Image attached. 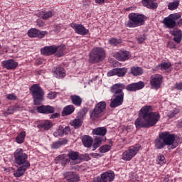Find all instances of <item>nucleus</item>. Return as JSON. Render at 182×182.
<instances>
[{
    "label": "nucleus",
    "instance_id": "obj_51",
    "mask_svg": "<svg viewBox=\"0 0 182 182\" xmlns=\"http://www.w3.org/2000/svg\"><path fill=\"white\" fill-rule=\"evenodd\" d=\"M69 133H70V128L65 127V129H63V134H69Z\"/></svg>",
    "mask_w": 182,
    "mask_h": 182
},
{
    "label": "nucleus",
    "instance_id": "obj_34",
    "mask_svg": "<svg viewBox=\"0 0 182 182\" xmlns=\"http://www.w3.org/2000/svg\"><path fill=\"white\" fill-rule=\"evenodd\" d=\"M131 73L134 76H140V75H143V69L139 67H133L131 68Z\"/></svg>",
    "mask_w": 182,
    "mask_h": 182
},
{
    "label": "nucleus",
    "instance_id": "obj_17",
    "mask_svg": "<svg viewBox=\"0 0 182 182\" xmlns=\"http://www.w3.org/2000/svg\"><path fill=\"white\" fill-rule=\"evenodd\" d=\"M144 87V83H143V82H139L128 85L126 87V89L129 92H136V90H140V89H143Z\"/></svg>",
    "mask_w": 182,
    "mask_h": 182
},
{
    "label": "nucleus",
    "instance_id": "obj_63",
    "mask_svg": "<svg viewBox=\"0 0 182 182\" xmlns=\"http://www.w3.org/2000/svg\"><path fill=\"white\" fill-rule=\"evenodd\" d=\"M168 114H173V111L170 112Z\"/></svg>",
    "mask_w": 182,
    "mask_h": 182
},
{
    "label": "nucleus",
    "instance_id": "obj_49",
    "mask_svg": "<svg viewBox=\"0 0 182 182\" xmlns=\"http://www.w3.org/2000/svg\"><path fill=\"white\" fill-rule=\"evenodd\" d=\"M14 112H16L15 107H10L7 109V114H14Z\"/></svg>",
    "mask_w": 182,
    "mask_h": 182
},
{
    "label": "nucleus",
    "instance_id": "obj_33",
    "mask_svg": "<svg viewBox=\"0 0 182 182\" xmlns=\"http://www.w3.org/2000/svg\"><path fill=\"white\" fill-rule=\"evenodd\" d=\"M66 50V47L65 46H56V55L58 58L60 56H63L65 55V52Z\"/></svg>",
    "mask_w": 182,
    "mask_h": 182
},
{
    "label": "nucleus",
    "instance_id": "obj_11",
    "mask_svg": "<svg viewBox=\"0 0 182 182\" xmlns=\"http://www.w3.org/2000/svg\"><path fill=\"white\" fill-rule=\"evenodd\" d=\"M124 100V96H123V95H113L112 98L111 99L109 107L112 109H114L115 107L122 106V105H123Z\"/></svg>",
    "mask_w": 182,
    "mask_h": 182
},
{
    "label": "nucleus",
    "instance_id": "obj_13",
    "mask_svg": "<svg viewBox=\"0 0 182 182\" xmlns=\"http://www.w3.org/2000/svg\"><path fill=\"white\" fill-rule=\"evenodd\" d=\"M113 56L117 59V60L124 62L125 60L130 59V53L127 50H119L118 52L114 53Z\"/></svg>",
    "mask_w": 182,
    "mask_h": 182
},
{
    "label": "nucleus",
    "instance_id": "obj_36",
    "mask_svg": "<svg viewBox=\"0 0 182 182\" xmlns=\"http://www.w3.org/2000/svg\"><path fill=\"white\" fill-rule=\"evenodd\" d=\"M39 127L43 129L44 130H49L52 127V122L50 121H46L38 125Z\"/></svg>",
    "mask_w": 182,
    "mask_h": 182
},
{
    "label": "nucleus",
    "instance_id": "obj_4",
    "mask_svg": "<svg viewBox=\"0 0 182 182\" xmlns=\"http://www.w3.org/2000/svg\"><path fill=\"white\" fill-rule=\"evenodd\" d=\"M106 113V102L105 101L100 102L96 105L94 109L90 112V119L97 120L100 117H103Z\"/></svg>",
    "mask_w": 182,
    "mask_h": 182
},
{
    "label": "nucleus",
    "instance_id": "obj_27",
    "mask_svg": "<svg viewBox=\"0 0 182 182\" xmlns=\"http://www.w3.org/2000/svg\"><path fill=\"white\" fill-rule=\"evenodd\" d=\"M75 112V106L73 105H67L63 108L62 114L63 116H68L69 114H72Z\"/></svg>",
    "mask_w": 182,
    "mask_h": 182
},
{
    "label": "nucleus",
    "instance_id": "obj_6",
    "mask_svg": "<svg viewBox=\"0 0 182 182\" xmlns=\"http://www.w3.org/2000/svg\"><path fill=\"white\" fill-rule=\"evenodd\" d=\"M30 90L34 99V105H41V102H43V96H45L42 87L38 84H34L31 86Z\"/></svg>",
    "mask_w": 182,
    "mask_h": 182
},
{
    "label": "nucleus",
    "instance_id": "obj_23",
    "mask_svg": "<svg viewBox=\"0 0 182 182\" xmlns=\"http://www.w3.org/2000/svg\"><path fill=\"white\" fill-rule=\"evenodd\" d=\"M53 76L57 77V79H62V77H65L66 76V71L64 68L58 67L53 72Z\"/></svg>",
    "mask_w": 182,
    "mask_h": 182
},
{
    "label": "nucleus",
    "instance_id": "obj_31",
    "mask_svg": "<svg viewBox=\"0 0 182 182\" xmlns=\"http://www.w3.org/2000/svg\"><path fill=\"white\" fill-rule=\"evenodd\" d=\"M56 160H58L59 163H61L63 166L65 164H68L70 161L69 160V156H66L65 154L60 155L58 157L56 158Z\"/></svg>",
    "mask_w": 182,
    "mask_h": 182
},
{
    "label": "nucleus",
    "instance_id": "obj_62",
    "mask_svg": "<svg viewBox=\"0 0 182 182\" xmlns=\"http://www.w3.org/2000/svg\"><path fill=\"white\" fill-rule=\"evenodd\" d=\"M63 144L64 143L65 144H66V143H68V140H65L64 142H62Z\"/></svg>",
    "mask_w": 182,
    "mask_h": 182
},
{
    "label": "nucleus",
    "instance_id": "obj_7",
    "mask_svg": "<svg viewBox=\"0 0 182 182\" xmlns=\"http://www.w3.org/2000/svg\"><path fill=\"white\" fill-rule=\"evenodd\" d=\"M14 159L16 164L18 166H25L28 161V154L23 152V149H17L14 152Z\"/></svg>",
    "mask_w": 182,
    "mask_h": 182
},
{
    "label": "nucleus",
    "instance_id": "obj_42",
    "mask_svg": "<svg viewBox=\"0 0 182 182\" xmlns=\"http://www.w3.org/2000/svg\"><path fill=\"white\" fill-rule=\"evenodd\" d=\"M156 161L158 164H160L161 166L163 164H166V158L164 157V155H159Z\"/></svg>",
    "mask_w": 182,
    "mask_h": 182
},
{
    "label": "nucleus",
    "instance_id": "obj_10",
    "mask_svg": "<svg viewBox=\"0 0 182 182\" xmlns=\"http://www.w3.org/2000/svg\"><path fill=\"white\" fill-rule=\"evenodd\" d=\"M86 113H87L86 109H82L80 111V112L78 114V117H77V118L73 120L70 123L71 126H73L75 129H79V127H80V126H82L83 124V117L84 116H86Z\"/></svg>",
    "mask_w": 182,
    "mask_h": 182
},
{
    "label": "nucleus",
    "instance_id": "obj_38",
    "mask_svg": "<svg viewBox=\"0 0 182 182\" xmlns=\"http://www.w3.org/2000/svg\"><path fill=\"white\" fill-rule=\"evenodd\" d=\"M127 73V69L125 68H117V76H119V77L122 76H124V75H126Z\"/></svg>",
    "mask_w": 182,
    "mask_h": 182
},
{
    "label": "nucleus",
    "instance_id": "obj_56",
    "mask_svg": "<svg viewBox=\"0 0 182 182\" xmlns=\"http://www.w3.org/2000/svg\"><path fill=\"white\" fill-rule=\"evenodd\" d=\"M144 41H146V37L144 36L138 38L139 43H143Z\"/></svg>",
    "mask_w": 182,
    "mask_h": 182
},
{
    "label": "nucleus",
    "instance_id": "obj_50",
    "mask_svg": "<svg viewBox=\"0 0 182 182\" xmlns=\"http://www.w3.org/2000/svg\"><path fill=\"white\" fill-rule=\"evenodd\" d=\"M48 99H50L51 100L55 99L56 97V92H50L48 94Z\"/></svg>",
    "mask_w": 182,
    "mask_h": 182
},
{
    "label": "nucleus",
    "instance_id": "obj_20",
    "mask_svg": "<svg viewBox=\"0 0 182 182\" xmlns=\"http://www.w3.org/2000/svg\"><path fill=\"white\" fill-rule=\"evenodd\" d=\"M101 182H111L114 180V173L113 171L105 172L101 175L100 178Z\"/></svg>",
    "mask_w": 182,
    "mask_h": 182
},
{
    "label": "nucleus",
    "instance_id": "obj_40",
    "mask_svg": "<svg viewBox=\"0 0 182 182\" xmlns=\"http://www.w3.org/2000/svg\"><path fill=\"white\" fill-rule=\"evenodd\" d=\"M102 144L101 138H95L93 144V150H96Z\"/></svg>",
    "mask_w": 182,
    "mask_h": 182
},
{
    "label": "nucleus",
    "instance_id": "obj_55",
    "mask_svg": "<svg viewBox=\"0 0 182 182\" xmlns=\"http://www.w3.org/2000/svg\"><path fill=\"white\" fill-rule=\"evenodd\" d=\"M90 156H92V157H94L95 159H97V157H102L100 154H97V153H92L90 154Z\"/></svg>",
    "mask_w": 182,
    "mask_h": 182
},
{
    "label": "nucleus",
    "instance_id": "obj_2",
    "mask_svg": "<svg viewBox=\"0 0 182 182\" xmlns=\"http://www.w3.org/2000/svg\"><path fill=\"white\" fill-rule=\"evenodd\" d=\"M129 20L126 23L127 28H137L144 24L146 16L137 13H131L128 16Z\"/></svg>",
    "mask_w": 182,
    "mask_h": 182
},
{
    "label": "nucleus",
    "instance_id": "obj_8",
    "mask_svg": "<svg viewBox=\"0 0 182 182\" xmlns=\"http://www.w3.org/2000/svg\"><path fill=\"white\" fill-rule=\"evenodd\" d=\"M160 139H162L166 146H171L176 140V135L170 134L168 132H165L159 134Z\"/></svg>",
    "mask_w": 182,
    "mask_h": 182
},
{
    "label": "nucleus",
    "instance_id": "obj_26",
    "mask_svg": "<svg viewBox=\"0 0 182 182\" xmlns=\"http://www.w3.org/2000/svg\"><path fill=\"white\" fill-rule=\"evenodd\" d=\"M70 99L73 105H75V106H80L82 105V102H83V100H82V97L76 95H70Z\"/></svg>",
    "mask_w": 182,
    "mask_h": 182
},
{
    "label": "nucleus",
    "instance_id": "obj_54",
    "mask_svg": "<svg viewBox=\"0 0 182 182\" xmlns=\"http://www.w3.org/2000/svg\"><path fill=\"white\" fill-rule=\"evenodd\" d=\"M176 89L178 90H182V82H178L175 85Z\"/></svg>",
    "mask_w": 182,
    "mask_h": 182
},
{
    "label": "nucleus",
    "instance_id": "obj_30",
    "mask_svg": "<svg viewBox=\"0 0 182 182\" xmlns=\"http://www.w3.org/2000/svg\"><path fill=\"white\" fill-rule=\"evenodd\" d=\"M155 147L158 149L159 150L163 149L164 146H166V144L164 143V141L163 139L160 138V135H159V138H157L154 141Z\"/></svg>",
    "mask_w": 182,
    "mask_h": 182
},
{
    "label": "nucleus",
    "instance_id": "obj_48",
    "mask_svg": "<svg viewBox=\"0 0 182 182\" xmlns=\"http://www.w3.org/2000/svg\"><path fill=\"white\" fill-rule=\"evenodd\" d=\"M107 76H117V68L109 70L107 73Z\"/></svg>",
    "mask_w": 182,
    "mask_h": 182
},
{
    "label": "nucleus",
    "instance_id": "obj_52",
    "mask_svg": "<svg viewBox=\"0 0 182 182\" xmlns=\"http://www.w3.org/2000/svg\"><path fill=\"white\" fill-rule=\"evenodd\" d=\"M7 99H9V100H16V95L14 94H9L7 95Z\"/></svg>",
    "mask_w": 182,
    "mask_h": 182
},
{
    "label": "nucleus",
    "instance_id": "obj_25",
    "mask_svg": "<svg viewBox=\"0 0 182 182\" xmlns=\"http://www.w3.org/2000/svg\"><path fill=\"white\" fill-rule=\"evenodd\" d=\"M164 24L165 26H166V28H169L170 29H172V28H176V21H174V20L171 18L170 16L164 19Z\"/></svg>",
    "mask_w": 182,
    "mask_h": 182
},
{
    "label": "nucleus",
    "instance_id": "obj_15",
    "mask_svg": "<svg viewBox=\"0 0 182 182\" xmlns=\"http://www.w3.org/2000/svg\"><path fill=\"white\" fill-rule=\"evenodd\" d=\"M46 35H48L47 31H41L36 28H31L28 31V36L30 38H39L40 39H42V38H45Z\"/></svg>",
    "mask_w": 182,
    "mask_h": 182
},
{
    "label": "nucleus",
    "instance_id": "obj_1",
    "mask_svg": "<svg viewBox=\"0 0 182 182\" xmlns=\"http://www.w3.org/2000/svg\"><path fill=\"white\" fill-rule=\"evenodd\" d=\"M139 116L134 122L136 129L153 127L157 124L161 117L159 112H153V107L150 105L143 107L139 111Z\"/></svg>",
    "mask_w": 182,
    "mask_h": 182
},
{
    "label": "nucleus",
    "instance_id": "obj_43",
    "mask_svg": "<svg viewBox=\"0 0 182 182\" xmlns=\"http://www.w3.org/2000/svg\"><path fill=\"white\" fill-rule=\"evenodd\" d=\"M53 16V13L52 11H47L43 14L42 18L43 19H49V18H52Z\"/></svg>",
    "mask_w": 182,
    "mask_h": 182
},
{
    "label": "nucleus",
    "instance_id": "obj_5",
    "mask_svg": "<svg viewBox=\"0 0 182 182\" xmlns=\"http://www.w3.org/2000/svg\"><path fill=\"white\" fill-rule=\"evenodd\" d=\"M140 149H141V146H140L139 144H136L134 146L129 147L122 153L121 156L122 160H124V161H130L132 159L136 157L137 153L140 151Z\"/></svg>",
    "mask_w": 182,
    "mask_h": 182
},
{
    "label": "nucleus",
    "instance_id": "obj_44",
    "mask_svg": "<svg viewBox=\"0 0 182 182\" xmlns=\"http://www.w3.org/2000/svg\"><path fill=\"white\" fill-rule=\"evenodd\" d=\"M160 67L161 69H164V70L167 69H170L171 68V63H162L160 64Z\"/></svg>",
    "mask_w": 182,
    "mask_h": 182
},
{
    "label": "nucleus",
    "instance_id": "obj_28",
    "mask_svg": "<svg viewBox=\"0 0 182 182\" xmlns=\"http://www.w3.org/2000/svg\"><path fill=\"white\" fill-rule=\"evenodd\" d=\"M107 133V129L105 127H98L92 130V134L97 136H105Z\"/></svg>",
    "mask_w": 182,
    "mask_h": 182
},
{
    "label": "nucleus",
    "instance_id": "obj_3",
    "mask_svg": "<svg viewBox=\"0 0 182 182\" xmlns=\"http://www.w3.org/2000/svg\"><path fill=\"white\" fill-rule=\"evenodd\" d=\"M106 59V50L102 47H95L90 53V62L99 63Z\"/></svg>",
    "mask_w": 182,
    "mask_h": 182
},
{
    "label": "nucleus",
    "instance_id": "obj_16",
    "mask_svg": "<svg viewBox=\"0 0 182 182\" xmlns=\"http://www.w3.org/2000/svg\"><path fill=\"white\" fill-rule=\"evenodd\" d=\"M1 66L7 70H14L18 68V62L15 61L13 59L6 60L1 63Z\"/></svg>",
    "mask_w": 182,
    "mask_h": 182
},
{
    "label": "nucleus",
    "instance_id": "obj_41",
    "mask_svg": "<svg viewBox=\"0 0 182 182\" xmlns=\"http://www.w3.org/2000/svg\"><path fill=\"white\" fill-rule=\"evenodd\" d=\"M109 43H110V45H114V46H117V45H120V43H122V40L116 39V38H111L109 41Z\"/></svg>",
    "mask_w": 182,
    "mask_h": 182
},
{
    "label": "nucleus",
    "instance_id": "obj_29",
    "mask_svg": "<svg viewBox=\"0 0 182 182\" xmlns=\"http://www.w3.org/2000/svg\"><path fill=\"white\" fill-rule=\"evenodd\" d=\"M82 143L85 147H91L92 144H93V139L87 135H85L82 137Z\"/></svg>",
    "mask_w": 182,
    "mask_h": 182
},
{
    "label": "nucleus",
    "instance_id": "obj_45",
    "mask_svg": "<svg viewBox=\"0 0 182 182\" xmlns=\"http://www.w3.org/2000/svg\"><path fill=\"white\" fill-rule=\"evenodd\" d=\"M169 16H171V18L174 21V22H176V21H177V19H180V18H181V14L175 13L173 14H170Z\"/></svg>",
    "mask_w": 182,
    "mask_h": 182
},
{
    "label": "nucleus",
    "instance_id": "obj_60",
    "mask_svg": "<svg viewBox=\"0 0 182 182\" xmlns=\"http://www.w3.org/2000/svg\"><path fill=\"white\" fill-rule=\"evenodd\" d=\"M55 117H58V114H55L53 115H52V118H55Z\"/></svg>",
    "mask_w": 182,
    "mask_h": 182
},
{
    "label": "nucleus",
    "instance_id": "obj_21",
    "mask_svg": "<svg viewBox=\"0 0 182 182\" xmlns=\"http://www.w3.org/2000/svg\"><path fill=\"white\" fill-rule=\"evenodd\" d=\"M37 111L38 112V113L49 114L55 112V108L50 105H41L37 107Z\"/></svg>",
    "mask_w": 182,
    "mask_h": 182
},
{
    "label": "nucleus",
    "instance_id": "obj_46",
    "mask_svg": "<svg viewBox=\"0 0 182 182\" xmlns=\"http://www.w3.org/2000/svg\"><path fill=\"white\" fill-rule=\"evenodd\" d=\"M55 137H62L63 136V129L59 128L53 133Z\"/></svg>",
    "mask_w": 182,
    "mask_h": 182
},
{
    "label": "nucleus",
    "instance_id": "obj_39",
    "mask_svg": "<svg viewBox=\"0 0 182 182\" xmlns=\"http://www.w3.org/2000/svg\"><path fill=\"white\" fill-rule=\"evenodd\" d=\"M178 5H180L178 1L171 2L168 4V9H170V11H174V9L178 8Z\"/></svg>",
    "mask_w": 182,
    "mask_h": 182
},
{
    "label": "nucleus",
    "instance_id": "obj_47",
    "mask_svg": "<svg viewBox=\"0 0 182 182\" xmlns=\"http://www.w3.org/2000/svg\"><path fill=\"white\" fill-rule=\"evenodd\" d=\"M173 114H168V117H169V119H173V117H174V116H176V114H178V113H180V109H173V111H172Z\"/></svg>",
    "mask_w": 182,
    "mask_h": 182
},
{
    "label": "nucleus",
    "instance_id": "obj_64",
    "mask_svg": "<svg viewBox=\"0 0 182 182\" xmlns=\"http://www.w3.org/2000/svg\"><path fill=\"white\" fill-rule=\"evenodd\" d=\"M87 160H90V158L89 157V155H87Z\"/></svg>",
    "mask_w": 182,
    "mask_h": 182
},
{
    "label": "nucleus",
    "instance_id": "obj_9",
    "mask_svg": "<svg viewBox=\"0 0 182 182\" xmlns=\"http://www.w3.org/2000/svg\"><path fill=\"white\" fill-rule=\"evenodd\" d=\"M151 86L154 89H160L161 83H163V76L160 74H155L151 77Z\"/></svg>",
    "mask_w": 182,
    "mask_h": 182
},
{
    "label": "nucleus",
    "instance_id": "obj_53",
    "mask_svg": "<svg viewBox=\"0 0 182 182\" xmlns=\"http://www.w3.org/2000/svg\"><path fill=\"white\" fill-rule=\"evenodd\" d=\"M60 147V142H55L52 145V149H59Z\"/></svg>",
    "mask_w": 182,
    "mask_h": 182
},
{
    "label": "nucleus",
    "instance_id": "obj_18",
    "mask_svg": "<svg viewBox=\"0 0 182 182\" xmlns=\"http://www.w3.org/2000/svg\"><path fill=\"white\" fill-rule=\"evenodd\" d=\"M41 52L42 55H45L46 56L53 55L54 53H56V46H46L43 48H41Z\"/></svg>",
    "mask_w": 182,
    "mask_h": 182
},
{
    "label": "nucleus",
    "instance_id": "obj_32",
    "mask_svg": "<svg viewBox=\"0 0 182 182\" xmlns=\"http://www.w3.org/2000/svg\"><path fill=\"white\" fill-rule=\"evenodd\" d=\"M25 137H26V132L25 131H22L16 138V143L22 144V143L25 141Z\"/></svg>",
    "mask_w": 182,
    "mask_h": 182
},
{
    "label": "nucleus",
    "instance_id": "obj_37",
    "mask_svg": "<svg viewBox=\"0 0 182 182\" xmlns=\"http://www.w3.org/2000/svg\"><path fill=\"white\" fill-rule=\"evenodd\" d=\"M112 149V146L110 145H103L99 148L100 153H107V151H110Z\"/></svg>",
    "mask_w": 182,
    "mask_h": 182
},
{
    "label": "nucleus",
    "instance_id": "obj_12",
    "mask_svg": "<svg viewBox=\"0 0 182 182\" xmlns=\"http://www.w3.org/2000/svg\"><path fill=\"white\" fill-rule=\"evenodd\" d=\"M124 89H126L124 84L117 83L111 87V92L114 93L115 96H120V95L124 96V92H123Z\"/></svg>",
    "mask_w": 182,
    "mask_h": 182
},
{
    "label": "nucleus",
    "instance_id": "obj_19",
    "mask_svg": "<svg viewBox=\"0 0 182 182\" xmlns=\"http://www.w3.org/2000/svg\"><path fill=\"white\" fill-rule=\"evenodd\" d=\"M29 167H31V163H26L25 165H21V166H20L14 173V177H22Z\"/></svg>",
    "mask_w": 182,
    "mask_h": 182
},
{
    "label": "nucleus",
    "instance_id": "obj_35",
    "mask_svg": "<svg viewBox=\"0 0 182 182\" xmlns=\"http://www.w3.org/2000/svg\"><path fill=\"white\" fill-rule=\"evenodd\" d=\"M68 158L70 160H72L73 161H76V160H79V154L77 152L71 151L68 153Z\"/></svg>",
    "mask_w": 182,
    "mask_h": 182
},
{
    "label": "nucleus",
    "instance_id": "obj_24",
    "mask_svg": "<svg viewBox=\"0 0 182 182\" xmlns=\"http://www.w3.org/2000/svg\"><path fill=\"white\" fill-rule=\"evenodd\" d=\"M170 33L171 35H173V36H174L173 41L176 42V43H180V42H181V39H182L181 31L175 29V30L171 31Z\"/></svg>",
    "mask_w": 182,
    "mask_h": 182
},
{
    "label": "nucleus",
    "instance_id": "obj_59",
    "mask_svg": "<svg viewBox=\"0 0 182 182\" xmlns=\"http://www.w3.org/2000/svg\"><path fill=\"white\" fill-rule=\"evenodd\" d=\"M178 25H182V18L178 21Z\"/></svg>",
    "mask_w": 182,
    "mask_h": 182
},
{
    "label": "nucleus",
    "instance_id": "obj_61",
    "mask_svg": "<svg viewBox=\"0 0 182 182\" xmlns=\"http://www.w3.org/2000/svg\"><path fill=\"white\" fill-rule=\"evenodd\" d=\"M4 52L6 53L8 52V49L6 48H4Z\"/></svg>",
    "mask_w": 182,
    "mask_h": 182
},
{
    "label": "nucleus",
    "instance_id": "obj_14",
    "mask_svg": "<svg viewBox=\"0 0 182 182\" xmlns=\"http://www.w3.org/2000/svg\"><path fill=\"white\" fill-rule=\"evenodd\" d=\"M70 26L74 29V31L77 33V35H87L89 33V30L86 29L85 26L82 24H76L75 23H71Z\"/></svg>",
    "mask_w": 182,
    "mask_h": 182
},
{
    "label": "nucleus",
    "instance_id": "obj_58",
    "mask_svg": "<svg viewBox=\"0 0 182 182\" xmlns=\"http://www.w3.org/2000/svg\"><path fill=\"white\" fill-rule=\"evenodd\" d=\"M14 109L16 110V112L22 110V107L21 105H16L14 106Z\"/></svg>",
    "mask_w": 182,
    "mask_h": 182
},
{
    "label": "nucleus",
    "instance_id": "obj_57",
    "mask_svg": "<svg viewBox=\"0 0 182 182\" xmlns=\"http://www.w3.org/2000/svg\"><path fill=\"white\" fill-rule=\"evenodd\" d=\"M105 0H95V4H98V5H103L105 4Z\"/></svg>",
    "mask_w": 182,
    "mask_h": 182
},
{
    "label": "nucleus",
    "instance_id": "obj_22",
    "mask_svg": "<svg viewBox=\"0 0 182 182\" xmlns=\"http://www.w3.org/2000/svg\"><path fill=\"white\" fill-rule=\"evenodd\" d=\"M65 178L68 180V181H79L80 180V177H79V175L76 174L75 172H67L65 173Z\"/></svg>",
    "mask_w": 182,
    "mask_h": 182
}]
</instances>
